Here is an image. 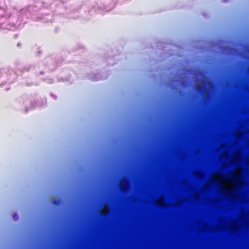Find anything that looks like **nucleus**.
I'll use <instances>...</instances> for the list:
<instances>
[{"instance_id": "nucleus-1", "label": "nucleus", "mask_w": 249, "mask_h": 249, "mask_svg": "<svg viewBox=\"0 0 249 249\" xmlns=\"http://www.w3.org/2000/svg\"><path fill=\"white\" fill-rule=\"evenodd\" d=\"M211 181L218 183L227 196H234L243 185L241 170L238 169L234 173L228 176L215 175Z\"/></svg>"}, {"instance_id": "nucleus-2", "label": "nucleus", "mask_w": 249, "mask_h": 249, "mask_svg": "<svg viewBox=\"0 0 249 249\" xmlns=\"http://www.w3.org/2000/svg\"><path fill=\"white\" fill-rule=\"evenodd\" d=\"M157 204L160 206H163L164 204L163 198L162 197L160 198L157 201Z\"/></svg>"}, {"instance_id": "nucleus-3", "label": "nucleus", "mask_w": 249, "mask_h": 249, "mask_svg": "<svg viewBox=\"0 0 249 249\" xmlns=\"http://www.w3.org/2000/svg\"><path fill=\"white\" fill-rule=\"evenodd\" d=\"M108 211V209L107 206H105L104 208L102 210L101 213L102 214H105Z\"/></svg>"}]
</instances>
